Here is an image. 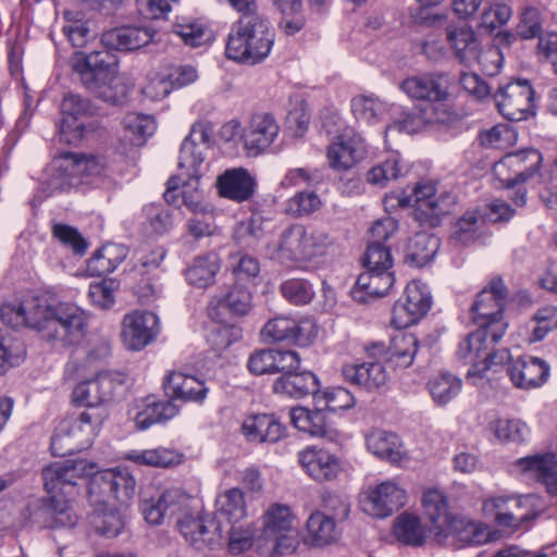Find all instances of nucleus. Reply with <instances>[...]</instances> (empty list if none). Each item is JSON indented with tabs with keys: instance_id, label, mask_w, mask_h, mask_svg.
Here are the masks:
<instances>
[{
	"instance_id": "nucleus-38",
	"label": "nucleus",
	"mask_w": 557,
	"mask_h": 557,
	"mask_svg": "<svg viewBox=\"0 0 557 557\" xmlns=\"http://www.w3.org/2000/svg\"><path fill=\"white\" fill-rule=\"evenodd\" d=\"M153 36L149 27H119L106 32L102 42L110 49L131 51L148 45Z\"/></svg>"
},
{
	"instance_id": "nucleus-14",
	"label": "nucleus",
	"mask_w": 557,
	"mask_h": 557,
	"mask_svg": "<svg viewBox=\"0 0 557 557\" xmlns=\"http://www.w3.org/2000/svg\"><path fill=\"white\" fill-rule=\"evenodd\" d=\"M529 502V497L492 496L484 500L482 510L486 518L494 520L500 528L512 532L528 530L529 522L537 516L530 511H522L528 507Z\"/></svg>"
},
{
	"instance_id": "nucleus-35",
	"label": "nucleus",
	"mask_w": 557,
	"mask_h": 557,
	"mask_svg": "<svg viewBox=\"0 0 557 557\" xmlns=\"http://www.w3.org/2000/svg\"><path fill=\"white\" fill-rule=\"evenodd\" d=\"M290 419L296 429L310 436L333 441L337 435L322 406L313 410L306 407H295L290 411Z\"/></svg>"
},
{
	"instance_id": "nucleus-10",
	"label": "nucleus",
	"mask_w": 557,
	"mask_h": 557,
	"mask_svg": "<svg viewBox=\"0 0 557 557\" xmlns=\"http://www.w3.org/2000/svg\"><path fill=\"white\" fill-rule=\"evenodd\" d=\"M508 290L500 277H494L476 296L471 306L472 321L480 329L491 332V342H498L507 330L503 312Z\"/></svg>"
},
{
	"instance_id": "nucleus-54",
	"label": "nucleus",
	"mask_w": 557,
	"mask_h": 557,
	"mask_svg": "<svg viewBox=\"0 0 557 557\" xmlns=\"http://www.w3.org/2000/svg\"><path fill=\"white\" fill-rule=\"evenodd\" d=\"M449 535H455L463 545H478L486 541V531L481 523L458 516L449 524Z\"/></svg>"
},
{
	"instance_id": "nucleus-61",
	"label": "nucleus",
	"mask_w": 557,
	"mask_h": 557,
	"mask_svg": "<svg viewBox=\"0 0 557 557\" xmlns=\"http://www.w3.org/2000/svg\"><path fill=\"white\" fill-rule=\"evenodd\" d=\"M543 21V14L537 8H523L519 13V22L516 26L517 35L524 40L541 37Z\"/></svg>"
},
{
	"instance_id": "nucleus-16",
	"label": "nucleus",
	"mask_w": 557,
	"mask_h": 557,
	"mask_svg": "<svg viewBox=\"0 0 557 557\" xmlns=\"http://www.w3.org/2000/svg\"><path fill=\"white\" fill-rule=\"evenodd\" d=\"M432 298L428 286L419 280H412L404 295L393 307L392 324L396 329H406L417 323L431 308Z\"/></svg>"
},
{
	"instance_id": "nucleus-42",
	"label": "nucleus",
	"mask_w": 557,
	"mask_h": 557,
	"mask_svg": "<svg viewBox=\"0 0 557 557\" xmlns=\"http://www.w3.org/2000/svg\"><path fill=\"white\" fill-rule=\"evenodd\" d=\"M95 480L99 481L102 487L121 503H127L135 494L136 481L124 468L103 470Z\"/></svg>"
},
{
	"instance_id": "nucleus-59",
	"label": "nucleus",
	"mask_w": 557,
	"mask_h": 557,
	"mask_svg": "<svg viewBox=\"0 0 557 557\" xmlns=\"http://www.w3.org/2000/svg\"><path fill=\"white\" fill-rule=\"evenodd\" d=\"M314 403L330 411H337L351 408L355 405V397L348 389L336 386L318 392Z\"/></svg>"
},
{
	"instance_id": "nucleus-12",
	"label": "nucleus",
	"mask_w": 557,
	"mask_h": 557,
	"mask_svg": "<svg viewBox=\"0 0 557 557\" xmlns=\"http://www.w3.org/2000/svg\"><path fill=\"white\" fill-rule=\"evenodd\" d=\"M497 342H491V332L478 327L468 334L458 346L457 357L465 363H471L468 375L480 374L492 366L502 363L507 358L508 350L492 351V346Z\"/></svg>"
},
{
	"instance_id": "nucleus-63",
	"label": "nucleus",
	"mask_w": 557,
	"mask_h": 557,
	"mask_svg": "<svg viewBox=\"0 0 557 557\" xmlns=\"http://www.w3.org/2000/svg\"><path fill=\"white\" fill-rule=\"evenodd\" d=\"M363 264L367 270L391 271L393 257L389 248L384 244L370 242L363 257Z\"/></svg>"
},
{
	"instance_id": "nucleus-49",
	"label": "nucleus",
	"mask_w": 557,
	"mask_h": 557,
	"mask_svg": "<svg viewBox=\"0 0 557 557\" xmlns=\"http://www.w3.org/2000/svg\"><path fill=\"white\" fill-rule=\"evenodd\" d=\"M216 513L235 524L247 517V505L244 492L233 487L219 494L215 499Z\"/></svg>"
},
{
	"instance_id": "nucleus-21",
	"label": "nucleus",
	"mask_w": 557,
	"mask_h": 557,
	"mask_svg": "<svg viewBox=\"0 0 557 557\" xmlns=\"http://www.w3.org/2000/svg\"><path fill=\"white\" fill-rule=\"evenodd\" d=\"M406 491L395 481H384L369 487L361 498L362 510L375 518L391 516L406 504Z\"/></svg>"
},
{
	"instance_id": "nucleus-31",
	"label": "nucleus",
	"mask_w": 557,
	"mask_h": 557,
	"mask_svg": "<svg viewBox=\"0 0 557 557\" xmlns=\"http://www.w3.org/2000/svg\"><path fill=\"white\" fill-rule=\"evenodd\" d=\"M163 387L170 398L184 403L202 404L209 392L205 381L178 371H172L165 376Z\"/></svg>"
},
{
	"instance_id": "nucleus-25",
	"label": "nucleus",
	"mask_w": 557,
	"mask_h": 557,
	"mask_svg": "<svg viewBox=\"0 0 557 557\" xmlns=\"http://www.w3.org/2000/svg\"><path fill=\"white\" fill-rule=\"evenodd\" d=\"M116 380L110 372H100L95 377L75 386L72 393L73 401L87 409L99 408L108 411L106 404L113 397Z\"/></svg>"
},
{
	"instance_id": "nucleus-55",
	"label": "nucleus",
	"mask_w": 557,
	"mask_h": 557,
	"mask_svg": "<svg viewBox=\"0 0 557 557\" xmlns=\"http://www.w3.org/2000/svg\"><path fill=\"white\" fill-rule=\"evenodd\" d=\"M282 296L295 306L308 305L314 298L313 285L306 278L292 277L280 285Z\"/></svg>"
},
{
	"instance_id": "nucleus-3",
	"label": "nucleus",
	"mask_w": 557,
	"mask_h": 557,
	"mask_svg": "<svg viewBox=\"0 0 557 557\" xmlns=\"http://www.w3.org/2000/svg\"><path fill=\"white\" fill-rule=\"evenodd\" d=\"M108 176L107 160L101 154L64 152L47 168L46 184L51 193L81 186H99Z\"/></svg>"
},
{
	"instance_id": "nucleus-33",
	"label": "nucleus",
	"mask_w": 557,
	"mask_h": 557,
	"mask_svg": "<svg viewBox=\"0 0 557 557\" xmlns=\"http://www.w3.org/2000/svg\"><path fill=\"white\" fill-rule=\"evenodd\" d=\"M219 194L236 202L249 200L256 190V178L244 168L226 170L218 177Z\"/></svg>"
},
{
	"instance_id": "nucleus-2",
	"label": "nucleus",
	"mask_w": 557,
	"mask_h": 557,
	"mask_svg": "<svg viewBox=\"0 0 557 557\" xmlns=\"http://www.w3.org/2000/svg\"><path fill=\"white\" fill-rule=\"evenodd\" d=\"M332 245L325 232L309 230L302 224H292L267 245L269 257L281 264L307 270L315 268Z\"/></svg>"
},
{
	"instance_id": "nucleus-32",
	"label": "nucleus",
	"mask_w": 557,
	"mask_h": 557,
	"mask_svg": "<svg viewBox=\"0 0 557 557\" xmlns=\"http://www.w3.org/2000/svg\"><path fill=\"white\" fill-rule=\"evenodd\" d=\"M342 375L349 384L368 392L379 391L388 382V373L380 361L346 363L342 367Z\"/></svg>"
},
{
	"instance_id": "nucleus-39",
	"label": "nucleus",
	"mask_w": 557,
	"mask_h": 557,
	"mask_svg": "<svg viewBox=\"0 0 557 557\" xmlns=\"http://www.w3.org/2000/svg\"><path fill=\"white\" fill-rule=\"evenodd\" d=\"M519 465L541 482L547 493L557 496V454L529 456L520 459Z\"/></svg>"
},
{
	"instance_id": "nucleus-41",
	"label": "nucleus",
	"mask_w": 557,
	"mask_h": 557,
	"mask_svg": "<svg viewBox=\"0 0 557 557\" xmlns=\"http://www.w3.org/2000/svg\"><path fill=\"white\" fill-rule=\"evenodd\" d=\"M220 268L221 260L218 253L210 251L194 258L184 275L188 284L198 288H207L214 283Z\"/></svg>"
},
{
	"instance_id": "nucleus-30",
	"label": "nucleus",
	"mask_w": 557,
	"mask_h": 557,
	"mask_svg": "<svg viewBox=\"0 0 557 557\" xmlns=\"http://www.w3.org/2000/svg\"><path fill=\"white\" fill-rule=\"evenodd\" d=\"M246 440L257 444H275L287 435L286 426L269 413L250 414L242 423Z\"/></svg>"
},
{
	"instance_id": "nucleus-1",
	"label": "nucleus",
	"mask_w": 557,
	"mask_h": 557,
	"mask_svg": "<svg viewBox=\"0 0 557 557\" xmlns=\"http://www.w3.org/2000/svg\"><path fill=\"white\" fill-rule=\"evenodd\" d=\"M401 90L412 100L423 101L418 116L408 114L403 120L388 125L385 134L391 132L413 133L423 125L449 122L454 112L446 103L449 98V81L442 73H426L410 76L400 84Z\"/></svg>"
},
{
	"instance_id": "nucleus-6",
	"label": "nucleus",
	"mask_w": 557,
	"mask_h": 557,
	"mask_svg": "<svg viewBox=\"0 0 557 557\" xmlns=\"http://www.w3.org/2000/svg\"><path fill=\"white\" fill-rule=\"evenodd\" d=\"M262 531L255 539L257 549L268 557L294 553L298 545L297 518L286 504L273 503L263 512Z\"/></svg>"
},
{
	"instance_id": "nucleus-40",
	"label": "nucleus",
	"mask_w": 557,
	"mask_h": 557,
	"mask_svg": "<svg viewBox=\"0 0 557 557\" xmlns=\"http://www.w3.org/2000/svg\"><path fill=\"white\" fill-rule=\"evenodd\" d=\"M318 377L309 371L283 374L273 383V391L276 394L294 398H301L309 394L313 397L318 394Z\"/></svg>"
},
{
	"instance_id": "nucleus-62",
	"label": "nucleus",
	"mask_w": 557,
	"mask_h": 557,
	"mask_svg": "<svg viewBox=\"0 0 557 557\" xmlns=\"http://www.w3.org/2000/svg\"><path fill=\"white\" fill-rule=\"evenodd\" d=\"M321 199L314 191H299L286 201L285 211L292 216H305L321 208Z\"/></svg>"
},
{
	"instance_id": "nucleus-8",
	"label": "nucleus",
	"mask_w": 557,
	"mask_h": 557,
	"mask_svg": "<svg viewBox=\"0 0 557 557\" xmlns=\"http://www.w3.org/2000/svg\"><path fill=\"white\" fill-rule=\"evenodd\" d=\"M71 66L79 75L82 84L96 97L107 102L116 101L113 85L117 74V60L108 50L88 54L75 52Z\"/></svg>"
},
{
	"instance_id": "nucleus-4",
	"label": "nucleus",
	"mask_w": 557,
	"mask_h": 557,
	"mask_svg": "<svg viewBox=\"0 0 557 557\" xmlns=\"http://www.w3.org/2000/svg\"><path fill=\"white\" fill-rule=\"evenodd\" d=\"M274 39V29L263 13L239 16L227 36L225 54L230 60L255 65L268 58Z\"/></svg>"
},
{
	"instance_id": "nucleus-57",
	"label": "nucleus",
	"mask_w": 557,
	"mask_h": 557,
	"mask_svg": "<svg viewBox=\"0 0 557 557\" xmlns=\"http://www.w3.org/2000/svg\"><path fill=\"white\" fill-rule=\"evenodd\" d=\"M490 429L500 442L521 443L529 434L528 425L519 419L498 418L490 423Z\"/></svg>"
},
{
	"instance_id": "nucleus-28",
	"label": "nucleus",
	"mask_w": 557,
	"mask_h": 557,
	"mask_svg": "<svg viewBox=\"0 0 557 557\" xmlns=\"http://www.w3.org/2000/svg\"><path fill=\"white\" fill-rule=\"evenodd\" d=\"M409 197L419 218L429 220L432 224L441 215L449 213L455 205V197L448 194L437 197L435 186L431 183L418 184Z\"/></svg>"
},
{
	"instance_id": "nucleus-36",
	"label": "nucleus",
	"mask_w": 557,
	"mask_h": 557,
	"mask_svg": "<svg viewBox=\"0 0 557 557\" xmlns=\"http://www.w3.org/2000/svg\"><path fill=\"white\" fill-rule=\"evenodd\" d=\"M61 111L64 115L61 123V132L63 134L74 133L72 139H81L87 132L86 125L79 120L84 116L94 114L95 109L90 101L82 98L79 95L69 94L61 103Z\"/></svg>"
},
{
	"instance_id": "nucleus-13",
	"label": "nucleus",
	"mask_w": 557,
	"mask_h": 557,
	"mask_svg": "<svg viewBox=\"0 0 557 557\" xmlns=\"http://www.w3.org/2000/svg\"><path fill=\"white\" fill-rule=\"evenodd\" d=\"M498 112L509 121H523L535 115V91L528 79L509 82L494 95Z\"/></svg>"
},
{
	"instance_id": "nucleus-7",
	"label": "nucleus",
	"mask_w": 557,
	"mask_h": 557,
	"mask_svg": "<svg viewBox=\"0 0 557 557\" xmlns=\"http://www.w3.org/2000/svg\"><path fill=\"white\" fill-rule=\"evenodd\" d=\"M108 416V411L99 408H85L76 416L64 418L55 428L51 438L52 454L65 456L90 446L99 435Z\"/></svg>"
},
{
	"instance_id": "nucleus-58",
	"label": "nucleus",
	"mask_w": 557,
	"mask_h": 557,
	"mask_svg": "<svg viewBox=\"0 0 557 557\" xmlns=\"http://www.w3.org/2000/svg\"><path fill=\"white\" fill-rule=\"evenodd\" d=\"M351 111L356 119L376 123L385 113L386 104L372 96H357L351 100Z\"/></svg>"
},
{
	"instance_id": "nucleus-56",
	"label": "nucleus",
	"mask_w": 557,
	"mask_h": 557,
	"mask_svg": "<svg viewBox=\"0 0 557 557\" xmlns=\"http://www.w3.org/2000/svg\"><path fill=\"white\" fill-rule=\"evenodd\" d=\"M143 213L145 216L143 227L147 235H163L173 225L170 211L161 205H147L144 207Z\"/></svg>"
},
{
	"instance_id": "nucleus-45",
	"label": "nucleus",
	"mask_w": 557,
	"mask_h": 557,
	"mask_svg": "<svg viewBox=\"0 0 557 557\" xmlns=\"http://www.w3.org/2000/svg\"><path fill=\"white\" fill-rule=\"evenodd\" d=\"M124 134L121 139L125 149L129 147H141L147 138L156 131V123L151 116L128 113L123 120Z\"/></svg>"
},
{
	"instance_id": "nucleus-48",
	"label": "nucleus",
	"mask_w": 557,
	"mask_h": 557,
	"mask_svg": "<svg viewBox=\"0 0 557 557\" xmlns=\"http://www.w3.org/2000/svg\"><path fill=\"white\" fill-rule=\"evenodd\" d=\"M393 532L398 542L411 546H421L430 534L429 527L424 528L419 517L408 512L395 519Z\"/></svg>"
},
{
	"instance_id": "nucleus-26",
	"label": "nucleus",
	"mask_w": 557,
	"mask_h": 557,
	"mask_svg": "<svg viewBox=\"0 0 557 557\" xmlns=\"http://www.w3.org/2000/svg\"><path fill=\"white\" fill-rule=\"evenodd\" d=\"M423 516L428 521L429 533L437 542L449 536V524L457 516L449 510L445 494L437 488H430L422 496Z\"/></svg>"
},
{
	"instance_id": "nucleus-24",
	"label": "nucleus",
	"mask_w": 557,
	"mask_h": 557,
	"mask_svg": "<svg viewBox=\"0 0 557 557\" xmlns=\"http://www.w3.org/2000/svg\"><path fill=\"white\" fill-rule=\"evenodd\" d=\"M159 333V319L153 312L133 311L123 318L122 338L131 350H141Z\"/></svg>"
},
{
	"instance_id": "nucleus-44",
	"label": "nucleus",
	"mask_w": 557,
	"mask_h": 557,
	"mask_svg": "<svg viewBox=\"0 0 557 557\" xmlns=\"http://www.w3.org/2000/svg\"><path fill=\"white\" fill-rule=\"evenodd\" d=\"M438 248L440 239L437 237L426 232L416 233L408 240L405 260L413 267L421 268L434 258Z\"/></svg>"
},
{
	"instance_id": "nucleus-37",
	"label": "nucleus",
	"mask_w": 557,
	"mask_h": 557,
	"mask_svg": "<svg viewBox=\"0 0 557 557\" xmlns=\"http://www.w3.org/2000/svg\"><path fill=\"white\" fill-rule=\"evenodd\" d=\"M446 39L455 57L463 64L471 65L479 60L480 42L470 26H449Z\"/></svg>"
},
{
	"instance_id": "nucleus-17",
	"label": "nucleus",
	"mask_w": 557,
	"mask_h": 557,
	"mask_svg": "<svg viewBox=\"0 0 557 557\" xmlns=\"http://www.w3.org/2000/svg\"><path fill=\"white\" fill-rule=\"evenodd\" d=\"M95 469V465L83 459L55 461L41 471L44 487L48 494H70L77 480L94 474Z\"/></svg>"
},
{
	"instance_id": "nucleus-60",
	"label": "nucleus",
	"mask_w": 557,
	"mask_h": 557,
	"mask_svg": "<svg viewBox=\"0 0 557 557\" xmlns=\"http://www.w3.org/2000/svg\"><path fill=\"white\" fill-rule=\"evenodd\" d=\"M264 235L263 221L260 216H252L239 222L233 233V239L244 248H255Z\"/></svg>"
},
{
	"instance_id": "nucleus-23",
	"label": "nucleus",
	"mask_w": 557,
	"mask_h": 557,
	"mask_svg": "<svg viewBox=\"0 0 557 557\" xmlns=\"http://www.w3.org/2000/svg\"><path fill=\"white\" fill-rule=\"evenodd\" d=\"M503 362H506V373L511 383L520 389L537 388L547 381L549 375V366L537 357L512 358L508 354Z\"/></svg>"
},
{
	"instance_id": "nucleus-19",
	"label": "nucleus",
	"mask_w": 557,
	"mask_h": 557,
	"mask_svg": "<svg viewBox=\"0 0 557 557\" xmlns=\"http://www.w3.org/2000/svg\"><path fill=\"white\" fill-rule=\"evenodd\" d=\"M280 125L270 113H253L246 121L240 134L243 148L249 157L265 152L276 139Z\"/></svg>"
},
{
	"instance_id": "nucleus-43",
	"label": "nucleus",
	"mask_w": 557,
	"mask_h": 557,
	"mask_svg": "<svg viewBox=\"0 0 557 557\" xmlns=\"http://www.w3.org/2000/svg\"><path fill=\"white\" fill-rule=\"evenodd\" d=\"M394 283L392 271L367 270L358 276L352 296L359 301L364 300L362 293L373 297H382L389 292Z\"/></svg>"
},
{
	"instance_id": "nucleus-29",
	"label": "nucleus",
	"mask_w": 557,
	"mask_h": 557,
	"mask_svg": "<svg viewBox=\"0 0 557 557\" xmlns=\"http://www.w3.org/2000/svg\"><path fill=\"white\" fill-rule=\"evenodd\" d=\"M42 498L36 511V519L45 528H73L78 522V515L70 499L57 494Z\"/></svg>"
},
{
	"instance_id": "nucleus-18",
	"label": "nucleus",
	"mask_w": 557,
	"mask_h": 557,
	"mask_svg": "<svg viewBox=\"0 0 557 557\" xmlns=\"http://www.w3.org/2000/svg\"><path fill=\"white\" fill-rule=\"evenodd\" d=\"M177 528L184 539L197 549L213 547L224 539L221 523L210 515L186 512L177 519Z\"/></svg>"
},
{
	"instance_id": "nucleus-20",
	"label": "nucleus",
	"mask_w": 557,
	"mask_h": 557,
	"mask_svg": "<svg viewBox=\"0 0 557 557\" xmlns=\"http://www.w3.org/2000/svg\"><path fill=\"white\" fill-rule=\"evenodd\" d=\"M297 459L305 473L318 483L333 482L344 471L343 460L322 447L308 446L297 454Z\"/></svg>"
},
{
	"instance_id": "nucleus-53",
	"label": "nucleus",
	"mask_w": 557,
	"mask_h": 557,
	"mask_svg": "<svg viewBox=\"0 0 557 557\" xmlns=\"http://www.w3.org/2000/svg\"><path fill=\"white\" fill-rule=\"evenodd\" d=\"M461 380L450 373H441L429 382V389L433 400L438 405H446L461 391Z\"/></svg>"
},
{
	"instance_id": "nucleus-9",
	"label": "nucleus",
	"mask_w": 557,
	"mask_h": 557,
	"mask_svg": "<svg viewBox=\"0 0 557 557\" xmlns=\"http://www.w3.org/2000/svg\"><path fill=\"white\" fill-rule=\"evenodd\" d=\"M213 134V127L209 122L199 121L194 123L188 136L184 139L178 159L181 173L177 176H171L168 181V188L164 193L166 202L175 201L174 191L184 178L198 180L201 175V166L205 161V150L210 147Z\"/></svg>"
},
{
	"instance_id": "nucleus-22",
	"label": "nucleus",
	"mask_w": 557,
	"mask_h": 557,
	"mask_svg": "<svg viewBox=\"0 0 557 557\" xmlns=\"http://www.w3.org/2000/svg\"><path fill=\"white\" fill-rule=\"evenodd\" d=\"M317 334V324L309 318L296 321L287 317H276L268 321L262 329V335L273 342L286 341L300 346L311 344Z\"/></svg>"
},
{
	"instance_id": "nucleus-34",
	"label": "nucleus",
	"mask_w": 557,
	"mask_h": 557,
	"mask_svg": "<svg viewBox=\"0 0 557 557\" xmlns=\"http://www.w3.org/2000/svg\"><path fill=\"white\" fill-rule=\"evenodd\" d=\"M40 295L22 301H8L0 307V317L4 324L16 329L27 326L38 332Z\"/></svg>"
},
{
	"instance_id": "nucleus-64",
	"label": "nucleus",
	"mask_w": 557,
	"mask_h": 557,
	"mask_svg": "<svg viewBox=\"0 0 557 557\" xmlns=\"http://www.w3.org/2000/svg\"><path fill=\"white\" fill-rule=\"evenodd\" d=\"M517 136L512 127L498 124L480 135L481 144L485 147L505 149L516 143Z\"/></svg>"
},
{
	"instance_id": "nucleus-27",
	"label": "nucleus",
	"mask_w": 557,
	"mask_h": 557,
	"mask_svg": "<svg viewBox=\"0 0 557 557\" xmlns=\"http://www.w3.org/2000/svg\"><path fill=\"white\" fill-rule=\"evenodd\" d=\"M367 450L375 458L392 465H403L409 460V455L400 437L384 429H372L364 434Z\"/></svg>"
},
{
	"instance_id": "nucleus-47",
	"label": "nucleus",
	"mask_w": 557,
	"mask_h": 557,
	"mask_svg": "<svg viewBox=\"0 0 557 557\" xmlns=\"http://www.w3.org/2000/svg\"><path fill=\"white\" fill-rule=\"evenodd\" d=\"M183 458L184 456L181 453L165 447L132 450L125 456V459L136 465L156 468H169L177 466L183 461Z\"/></svg>"
},
{
	"instance_id": "nucleus-50",
	"label": "nucleus",
	"mask_w": 557,
	"mask_h": 557,
	"mask_svg": "<svg viewBox=\"0 0 557 557\" xmlns=\"http://www.w3.org/2000/svg\"><path fill=\"white\" fill-rule=\"evenodd\" d=\"M419 342L411 333L395 335L388 347V360L398 368H408L412 364L418 351Z\"/></svg>"
},
{
	"instance_id": "nucleus-15",
	"label": "nucleus",
	"mask_w": 557,
	"mask_h": 557,
	"mask_svg": "<svg viewBox=\"0 0 557 557\" xmlns=\"http://www.w3.org/2000/svg\"><path fill=\"white\" fill-rule=\"evenodd\" d=\"M542 163V154L534 148L509 152L493 166L495 176L507 187L524 183L534 176Z\"/></svg>"
},
{
	"instance_id": "nucleus-52",
	"label": "nucleus",
	"mask_w": 557,
	"mask_h": 557,
	"mask_svg": "<svg viewBox=\"0 0 557 557\" xmlns=\"http://www.w3.org/2000/svg\"><path fill=\"white\" fill-rule=\"evenodd\" d=\"M403 175V166L398 154L393 153L386 160L372 166L366 175V181L372 186L383 188L389 182Z\"/></svg>"
},
{
	"instance_id": "nucleus-46",
	"label": "nucleus",
	"mask_w": 557,
	"mask_h": 557,
	"mask_svg": "<svg viewBox=\"0 0 557 557\" xmlns=\"http://www.w3.org/2000/svg\"><path fill=\"white\" fill-rule=\"evenodd\" d=\"M184 205L189 208L195 215L187 220V233L195 239L214 236L219 233L215 219L212 212H206L202 205L198 200L188 198L183 195Z\"/></svg>"
},
{
	"instance_id": "nucleus-11",
	"label": "nucleus",
	"mask_w": 557,
	"mask_h": 557,
	"mask_svg": "<svg viewBox=\"0 0 557 557\" xmlns=\"http://www.w3.org/2000/svg\"><path fill=\"white\" fill-rule=\"evenodd\" d=\"M341 122V117L336 113H332L324 117L323 127L327 133H332L333 125L339 126L326 149V159L333 170L345 172L366 157L367 147L363 138L355 128L347 125L342 126Z\"/></svg>"
},
{
	"instance_id": "nucleus-51",
	"label": "nucleus",
	"mask_w": 557,
	"mask_h": 557,
	"mask_svg": "<svg viewBox=\"0 0 557 557\" xmlns=\"http://www.w3.org/2000/svg\"><path fill=\"white\" fill-rule=\"evenodd\" d=\"M310 541L317 546L331 544L337 539L336 521L324 512L315 511L307 521Z\"/></svg>"
},
{
	"instance_id": "nucleus-5",
	"label": "nucleus",
	"mask_w": 557,
	"mask_h": 557,
	"mask_svg": "<svg viewBox=\"0 0 557 557\" xmlns=\"http://www.w3.org/2000/svg\"><path fill=\"white\" fill-rule=\"evenodd\" d=\"M38 332L42 339L61 346L78 343L85 335L89 313L73 301H57L40 295Z\"/></svg>"
}]
</instances>
